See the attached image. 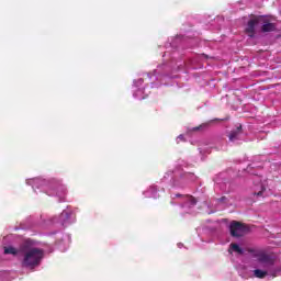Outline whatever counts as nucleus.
<instances>
[{
    "mask_svg": "<svg viewBox=\"0 0 281 281\" xmlns=\"http://www.w3.org/2000/svg\"><path fill=\"white\" fill-rule=\"evenodd\" d=\"M27 186H32L33 190H42L48 194V196H57L59 203L65 201V196H67V189L63 184H58L56 182H49L42 178H34L26 180Z\"/></svg>",
    "mask_w": 281,
    "mask_h": 281,
    "instance_id": "7ed1b4c3",
    "label": "nucleus"
},
{
    "mask_svg": "<svg viewBox=\"0 0 281 281\" xmlns=\"http://www.w3.org/2000/svg\"><path fill=\"white\" fill-rule=\"evenodd\" d=\"M239 135H240V128H238V130L235 131V132H232V133L228 135L229 142H236V139H238Z\"/></svg>",
    "mask_w": 281,
    "mask_h": 281,
    "instance_id": "4468645a",
    "label": "nucleus"
},
{
    "mask_svg": "<svg viewBox=\"0 0 281 281\" xmlns=\"http://www.w3.org/2000/svg\"><path fill=\"white\" fill-rule=\"evenodd\" d=\"M3 254L5 256H18V258H21V247L15 248L14 246H4Z\"/></svg>",
    "mask_w": 281,
    "mask_h": 281,
    "instance_id": "1a4fd4ad",
    "label": "nucleus"
},
{
    "mask_svg": "<svg viewBox=\"0 0 281 281\" xmlns=\"http://www.w3.org/2000/svg\"><path fill=\"white\" fill-rule=\"evenodd\" d=\"M229 232L234 238H240L241 236H245L247 232H249V228L247 227V225L234 221L229 225Z\"/></svg>",
    "mask_w": 281,
    "mask_h": 281,
    "instance_id": "20e7f679",
    "label": "nucleus"
},
{
    "mask_svg": "<svg viewBox=\"0 0 281 281\" xmlns=\"http://www.w3.org/2000/svg\"><path fill=\"white\" fill-rule=\"evenodd\" d=\"M259 23H262L261 32H274L276 24L267 18H260Z\"/></svg>",
    "mask_w": 281,
    "mask_h": 281,
    "instance_id": "0eeeda50",
    "label": "nucleus"
},
{
    "mask_svg": "<svg viewBox=\"0 0 281 281\" xmlns=\"http://www.w3.org/2000/svg\"><path fill=\"white\" fill-rule=\"evenodd\" d=\"M178 247H180V248L183 247V244H178Z\"/></svg>",
    "mask_w": 281,
    "mask_h": 281,
    "instance_id": "aec40b11",
    "label": "nucleus"
},
{
    "mask_svg": "<svg viewBox=\"0 0 281 281\" xmlns=\"http://www.w3.org/2000/svg\"><path fill=\"white\" fill-rule=\"evenodd\" d=\"M227 198L226 196H223L220 199V202L223 203Z\"/></svg>",
    "mask_w": 281,
    "mask_h": 281,
    "instance_id": "6ab92c4d",
    "label": "nucleus"
},
{
    "mask_svg": "<svg viewBox=\"0 0 281 281\" xmlns=\"http://www.w3.org/2000/svg\"><path fill=\"white\" fill-rule=\"evenodd\" d=\"M133 95L136 100H144V88H135Z\"/></svg>",
    "mask_w": 281,
    "mask_h": 281,
    "instance_id": "ddd939ff",
    "label": "nucleus"
},
{
    "mask_svg": "<svg viewBox=\"0 0 281 281\" xmlns=\"http://www.w3.org/2000/svg\"><path fill=\"white\" fill-rule=\"evenodd\" d=\"M45 258V250L36 247V241L26 239L20 245V262L25 269H34Z\"/></svg>",
    "mask_w": 281,
    "mask_h": 281,
    "instance_id": "f03ea898",
    "label": "nucleus"
},
{
    "mask_svg": "<svg viewBox=\"0 0 281 281\" xmlns=\"http://www.w3.org/2000/svg\"><path fill=\"white\" fill-rule=\"evenodd\" d=\"M229 254H238L239 256H243L245 254V249H243L238 244H231L228 248Z\"/></svg>",
    "mask_w": 281,
    "mask_h": 281,
    "instance_id": "9b49d317",
    "label": "nucleus"
},
{
    "mask_svg": "<svg viewBox=\"0 0 281 281\" xmlns=\"http://www.w3.org/2000/svg\"><path fill=\"white\" fill-rule=\"evenodd\" d=\"M179 142H183V135L180 134L178 137H177V144H179Z\"/></svg>",
    "mask_w": 281,
    "mask_h": 281,
    "instance_id": "f3484780",
    "label": "nucleus"
},
{
    "mask_svg": "<svg viewBox=\"0 0 281 281\" xmlns=\"http://www.w3.org/2000/svg\"><path fill=\"white\" fill-rule=\"evenodd\" d=\"M176 199H180L182 203V207L187 214H190L191 207L196 205V200L192 195H181L176 194Z\"/></svg>",
    "mask_w": 281,
    "mask_h": 281,
    "instance_id": "39448f33",
    "label": "nucleus"
},
{
    "mask_svg": "<svg viewBox=\"0 0 281 281\" xmlns=\"http://www.w3.org/2000/svg\"><path fill=\"white\" fill-rule=\"evenodd\" d=\"M260 23V19H251L246 27V33L248 34V36H250V38H254V35L256 34V25H258Z\"/></svg>",
    "mask_w": 281,
    "mask_h": 281,
    "instance_id": "6e6552de",
    "label": "nucleus"
},
{
    "mask_svg": "<svg viewBox=\"0 0 281 281\" xmlns=\"http://www.w3.org/2000/svg\"><path fill=\"white\" fill-rule=\"evenodd\" d=\"M265 192H267V187L265 184L261 183L255 187L254 194H256L257 196H267Z\"/></svg>",
    "mask_w": 281,
    "mask_h": 281,
    "instance_id": "f8f14e48",
    "label": "nucleus"
},
{
    "mask_svg": "<svg viewBox=\"0 0 281 281\" xmlns=\"http://www.w3.org/2000/svg\"><path fill=\"white\" fill-rule=\"evenodd\" d=\"M144 195L147 199H159V195L157 194V187H150L147 191L144 192Z\"/></svg>",
    "mask_w": 281,
    "mask_h": 281,
    "instance_id": "9d476101",
    "label": "nucleus"
},
{
    "mask_svg": "<svg viewBox=\"0 0 281 281\" xmlns=\"http://www.w3.org/2000/svg\"><path fill=\"white\" fill-rule=\"evenodd\" d=\"M183 179H190L191 181H194V175L188 173L183 177Z\"/></svg>",
    "mask_w": 281,
    "mask_h": 281,
    "instance_id": "dca6fc26",
    "label": "nucleus"
},
{
    "mask_svg": "<svg viewBox=\"0 0 281 281\" xmlns=\"http://www.w3.org/2000/svg\"><path fill=\"white\" fill-rule=\"evenodd\" d=\"M144 85V79H138L134 81L135 89H142V86Z\"/></svg>",
    "mask_w": 281,
    "mask_h": 281,
    "instance_id": "2eb2a0df",
    "label": "nucleus"
},
{
    "mask_svg": "<svg viewBox=\"0 0 281 281\" xmlns=\"http://www.w3.org/2000/svg\"><path fill=\"white\" fill-rule=\"evenodd\" d=\"M71 216V211L64 210L59 217H54L53 223H58L59 225H69V218Z\"/></svg>",
    "mask_w": 281,
    "mask_h": 281,
    "instance_id": "423d86ee",
    "label": "nucleus"
},
{
    "mask_svg": "<svg viewBox=\"0 0 281 281\" xmlns=\"http://www.w3.org/2000/svg\"><path fill=\"white\" fill-rule=\"evenodd\" d=\"M173 187H175V188H181V184L175 182V183H173Z\"/></svg>",
    "mask_w": 281,
    "mask_h": 281,
    "instance_id": "a211bd4d",
    "label": "nucleus"
},
{
    "mask_svg": "<svg viewBox=\"0 0 281 281\" xmlns=\"http://www.w3.org/2000/svg\"><path fill=\"white\" fill-rule=\"evenodd\" d=\"M251 258L255 260L251 263L252 276L254 278H258L259 280H265L268 276L270 278H278V273H280V268H273V259L265 250L260 249H251L249 250Z\"/></svg>",
    "mask_w": 281,
    "mask_h": 281,
    "instance_id": "f257e3e1",
    "label": "nucleus"
}]
</instances>
